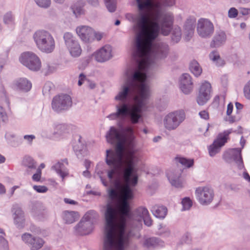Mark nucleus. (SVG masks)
Returning a JSON list of instances; mask_svg holds the SVG:
<instances>
[{
    "mask_svg": "<svg viewBox=\"0 0 250 250\" xmlns=\"http://www.w3.org/2000/svg\"><path fill=\"white\" fill-rule=\"evenodd\" d=\"M138 13H127L125 17L134 23L136 32L133 50V58L137 69H127L125 73V80L115 96L118 102L116 112L109 114L110 120H124L128 118L133 124H137L141 118V113L147 108V100L150 90L147 78L155 66V60L164 59L168 55L169 46L166 43L153 41L160 33L167 36L172 29L173 19L170 13L163 14L159 7L149 16L148 10L151 6L149 0H137Z\"/></svg>",
    "mask_w": 250,
    "mask_h": 250,
    "instance_id": "1",
    "label": "nucleus"
},
{
    "mask_svg": "<svg viewBox=\"0 0 250 250\" xmlns=\"http://www.w3.org/2000/svg\"><path fill=\"white\" fill-rule=\"evenodd\" d=\"M106 137L108 143H116L115 150H106L105 162L108 166L107 176L113 181L117 188H121L123 180L128 182L130 181V176L137 173L139 161L138 149L135 148L133 139L129 141L125 149V138L120 131L113 126L107 132Z\"/></svg>",
    "mask_w": 250,
    "mask_h": 250,
    "instance_id": "2",
    "label": "nucleus"
},
{
    "mask_svg": "<svg viewBox=\"0 0 250 250\" xmlns=\"http://www.w3.org/2000/svg\"><path fill=\"white\" fill-rule=\"evenodd\" d=\"M109 180L114 188L108 190V195L110 201L105 206L104 212L105 224L106 223V215L108 209H109L113 217L115 226L120 223L126 225L127 222L131 218V213L128 200L133 199V193L131 187L137 185L138 181L137 173H133L130 176L128 182L125 180L122 181L121 188H117L113 181Z\"/></svg>",
    "mask_w": 250,
    "mask_h": 250,
    "instance_id": "3",
    "label": "nucleus"
},
{
    "mask_svg": "<svg viewBox=\"0 0 250 250\" xmlns=\"http://www.w3.org/2000/svg\"><path fill=\"white\" fill-rule=\"evenodd\" d=\"M108 209L104 225L103 248L104 250H124L128 244L130 233L126 229V225L123 223L115 226L113 216Z\"/></svg>",
    "mask_w": 250,
    "mask_h": 250,
    "instance_id": "4",
    "label": "nucleus"
},
{
    "mask_svg": "<svg viewBox=\"0 0 250 250\" xmlns=\"http://www.w3.org/2000/svg\"><path fill=\"white\" fill-rule=\"evenodd\" d=\"M32 38L36 47L42 52L49 54L53 52L55 49L54 38L48 30L38 29L33 33Z\"/></svg>",
    "mask_w": 250,
    "mask_h": 250,
    "instance_id": "5",
    "label": "nucleus"
},
{
    "mask_svg": "<svg viewBox=\"0 0 250 250\" xmlns=\"http://www.w3.org/2000/svg\"><path fill=\"white\" fill-rule=\"evenodd\" d=\"M186 119V113L184 110L179 109L166 114L163 119L164 128L169 131L176 130Z\"/></svg>",
    "mask_w": 250,
    "mask_h": 250,
    "instance_id": "6",
    "label": "nucleus"
},
{
    "mask_svg": "<svg viewBox=\"0 0 250 250\" xmlns=\"http://www.w3.org/2000/svg\"><path fill=\"white\" fill-rule=\"evenodd\" d=\"M72 104V99L67 94H61L55 96L51 103L52 109L57 113H61L68 110Z\"/></svg>",
    "mask_w": 250,
    "mask_h": 250,
    "instance_id": "7",
    "label": "nucleus"
},
{
    "mask_svg": "<svg viewBox=\"0 0 250 250\" xmlns=\"http://www.w3.org/2000/svg\"><path fill=\"white\" fill-rule=\"evenodd\" d=\"M20 62L31 70L37 71L41 67V62L38 56L32 52L22 53L19 58Z\"/></svg>",
    "mask_w": 250,
    "mask_h": 250,
    "instance_id": "8",
    "label": "nucleus"
},
{
    "mask_svg": "<svg viewBox=\"0 0 250 250\" xmlns=\"http://www.w3.org/2000/svg\"><path fill=\"white\" fill-rule=\"evenodd\" d=\"M195 193L197 200L202 205L210 204L214 195L213 189L207 186L198 188Z\"/></svg>",
    "mask_w": 250,
    "mask_h": 250,
    "instance_id": "9",
    "label": "nucleus"
},
{
    "mask_svg": "<svg viewBox=\"0 0 250 250\" xmlns=\"http://www.w3.org/2000/svg\"><path fill=\"white\" fill-rule=\"evenodd\" d=\"M63 39L71 55L74 57H79L81 54L82 49L75 37L66 32L63 35Z\"/></svg>",
    "mask_w": 250,
    "mask_h": 250,
    "instance_id": "10",
    "label": "nucleus"
},
{
    "mask_svg": "<svg viewBox=\"0 0 250 250\" xmlns=\"http://www.w3.org/2000/svg\"><path fill=\"white\" fill-rule=\"evenodd\" d=\"M232 131V129H229L218 134L217 139L208 148L209 154L211 157L214 156L220 151L221 147L227 142L229 135Z\"/></svg>",
    "mask_w": 250,
    "mask_h": 250,
    "instance_id": "11",
    "label": "nucleus"
},
{
    "mask_svg": "<svg viewBox=\"0 0 250 250\" xmlns=\"http://www.w3.org/2000/svg\"><path fill=\"white\" fill-rule=\"evenodd\" d=\"M197 30L200 37L204 38H209L214 32V26L208 19H200L198 21Z\"/></svg>",
    "mask_w": 250,
    "mask_h": 250,
    "instance_id": "12",
    "label": "nucleus"
},
{
    "mask_svg": "<svg viewBox=\"0 0 250 250\" xmlns=\"http://www.w3.org/2000/svg\"><path fill=\"white\" fill-rule=\"evenodd\" d=\"M211 89V84L208 82L205 81L202 83L197 98V102L199 105L205 104L209 100Z\"/></svg>",
    "mask_w": 250,
    "mask_h": 250,
    "instance_id": "13",
    "label": "nucleus"
},
{
    "mask_svg": "<svg viewBox=\"0 0 250 250\" xmlns=\"http://www.w3.org/2000/svg\"><path fill=\"white\" fill-rule=\"evenodd\" d=\"M12 212L14 224L19 229H23L25 226V219L24 212L18 205L13 206Z\"/></svg>",
    "mask_w": 250,
    "mask_h": 250,
    "instance_id": "14",
    "label": "nucleus"
},
{
    "mask_svg": "<svg viewBox=\"0 0 250 250\" xmlns=\"http://www.w3.org/2000/svg\"><path fill=\"white\" fill-rule=\"evenodd\" d=\"M77 35L84 42H91L94 41V29L87 25H80L76 29Z\"/></svg>",
    "mask_w": 250,
    "mask_h": 250,
    "instance_id": "15",
    "label": "nucleus"
},
{
    "mask_svg": "<svg viewBox=\"0 0 250 250\" xmlns=\"http://www.w3.org/2000/svg\"><path fill=\"white\" fill-rule=\"evenodd\" d=\"M112 47L110 45L106 44L96 51L93 55L97 62H104L112 57Z\"/></svg>",
    "mask_w": 250,
    "mask_h": 250,
    "instance_id": "16",
    "label": "nucleus"
},
{
    "mask_svg": "<svg viewBox=\"0 0 250 250\" xmlns=\"http://www.w3.org/2000/svg\"><path fill=\"white\" fill-rule=\"evenodd\" d=\"M180 88L186 94H188L191 92L193 89V83L189 74L185 73L182 75L180 80Z\"/></svg>",
    "mask_w": 250,
    "mask_h": 250,
    "instance_id": "17",
    "label": "nucleus"
},
{
    "mask_svg": "<svg viewBox=\"0 0 250 250\" xmlns=\"http://www.w3.org/2000/svg\"><path fill=\"white\" fill-rule=\"evenodd\" d=\"M182 171L180 170H169L167 173V178L172 186L177 188L183 187V183L181 179Z\"/></svg>",
    "mask_w": 250,
    "mask_h": 250,
    "instance_id": "18",
    "label": "nucleus"
},
{
    "mask_svg": "<svg viewBox=\"0 0 250 250\" xmlns=\"http://www.w3.org/2000/svg\"><path fill=\"white\" fill-rule=\"evenodd\" d=\"M68 165L67 160L64 159L58 161L52 167V169L61 176L62 181L68 175V170L67 168Z\"/></svg>",
    "mask_w": 250,
    "mask_h": 250,
    "instance_id": "19",
    "label": "nucleus"
},
{
    "mask_svg": "<svg viewBox=\"0 0 250 250\" xmlns=\"http://www.w3.org/2000/svg\"><path fill=\"white\" fill-rule=\"evenodd\" d=\"M81 139L80 136H76V142L73 145V150L79 159H82L86 154L85 146L81 141Z\"/></svg>",
    "mask_w": 250,
    "mask_h": 250,
    "instance_id": "20",
    "label": "nucleus"
},
{
    "mask_svg": "<svg viewBox=\"0 0 250 250\" xmlns=\"http://www.w3.org/2000/svg\"><path fill=\"white\" fill-rule=\"evenodd\" d=\"M93 226L91 223L81 219L80 222L75 226L76 231L80 235L89 234L92 230Z\"/></svg>",
    "mask_w": 250,
    "mask_h": 250,
    "instance_id": "21",
    "label": "nucleus"
},
{
    "mask_svg": "<svg viewBox=\"0 0 250 250\" xmlns=\"http://www.w3.org/2000/svg\"><path fill=\"white\" fill-rule=\"evenodd\" d=\"M14 87L17 90L27 92L31 89L32 84L26 78H20L15 81Z\"/></svg>",
    "mask_w": 250,
    "mask_h": 250,
    "instance_id": "22",
    "label": "nucleus"
},
{
    "mask_svg": "<svg viewBox=\"0 0 250 250\" xmlns=\"http://www.w3.org/2000/svg\"><path fill=\"white\" fill-rule=\"evenodd\" d=\"M227 40L225 33L222 31L216 32L213 37L210 45L212 47H218L224 44Z\"/></svg>",
    "mask_w": 250,
    "mask_h": 250,
    "instance_id": "23",
    "label": "nucleus"
},
{
    "mask_svg": "<svg viewBox=\"0 0 250 250\" xmlns=\"http://www.w3.org/2000/svg\"><path fill=\"white\" fill-rule=\"evenodd\" d=\"M165 245L164 242L157 237H151L146 239L144 242V246L148 249L155 247H162Z\"/></svg>",
    "mask_w": 250,
    "mask_h": 250,
    "instance_id": "24",
    "label": "nucleus"
},
{
    "mask_svg": "<svg viewBox=\"0 0 250 250\" xmlns=\"http://www.w3.org/2000/svg\"><path fill=\"white\" fill-rule=\"evenodd\" d=\"M151 211L156 217L162 219L166 217L167 213V209L164 206L155 205L152 207Z\"/></svg>",
    "mask_w": 250,
    "mask_h": 250,
    "instance_id": "25",
    "label": "nucleus"
},
{
    "mask_svg": "<svg viewBox=\"0 0 250 250\" xmlns=\"http://www.w3.org/2000/svg\"><path fill=\"white\" fill-rule=\"evenodd\" d=\"M79 213L75 211L65 210L63 212V219L66 223L72 224L79 218Z\"/></svg>",
    "mask_w": 250,
    "mask_h": 250,
    "instance_id": "26",
    "label": "nucleus"
},
{
    "mask_svg": "<svg viewBox=\"0 0 250 250\" xmlns=\"http://www.w3.org/2000/svg\"><path fill=\"white\" fill-rule=\"evenodd\" d=\"M195 28L194 21L188 20L185 24V34L186 39L189 40L194 33Z\"/></svg>",
    "mask_w": 250,
    "mask_h": 250,
    "instance_id": "27",
    "label": "nucleus"
},
{
    "mask_svg": "<svg viewBox=\"0 0 250 250\" xmlns=\"http://www.w3.org/2000/svg\"><path fill=\"white\" fill-rule=\"evenodd\" d=\"M210 60L217 66H222L225 64V62L220 56L219 53L214 50L211 52L209 55Z\"/></svg>",
    "mask_w": 250,
    "mask_h": 250,
    "instance_id": "28",
    "label": "nucleus"
},
{
    "mask_svg": "<svg viewBox=\"0 0 250 250\" xmlns=\"http://www.w3.org/2000/svg\"><path fill=\"white\" fill-rule=\"evenodd\" d=\"M5 139L8 145L16 147L20 145L18 137L13 133L8 132L5 134Z\"/></svg>",
    "mask_w": 250,
    "mask_h": 250,
    "instance_id": "29",
    "label": "nucleus"
},
{
    "mask_svg": "<svg viewBox=\"0 0 250 250\" xmlns=\"http://www.w3.org/2000/svg\"><path fill=\"white\" fill-rule=\"evenodd\" d=\"M50 125L54 129L53 134H62L65 132L67 129V126L64 124H59L57 122H50Z\"/></svg>",
    "mask_w": 250,
    "mask_h": 250,
    "instance_id": "30",
    "label": "nucleus"
},
{
    "mask_svg": "<svg viewBox=\"0 0 250 250\" xmlns=\"http://www.w3.org/2000/svg\"><path fill=\"white\" fill-rule=\"evenodd\" d=\"M157 234L164 238H169L171 236V231L169 228L166 225L162 224H159L158 227Z\"/></svg>",
    "mask_w": 250,
    "mask_h": 250,
    "instance_id": "31",
    "label": "nucleus"
},
{
    "mask_svg": "<svg viewBox=\"0 0 250 250\" xmlns=\"http://www.w3.org/2000/svg\"><path fill=\"white\" fill-rule=\"evenodd\" d=\"M234 152V160L236 163L237 167L239 169H241L244 168V164L242 161V158L241 156V150L239 148H235L233 150Z\"/></svg>",
    "mask_w": 250,
    "mask_h": 250,
    "instance_id": "32",
    "label": "nucleus"
},
{
    "mask_svg": "<svg viewBox=\"0 0 250 250\" xmlns=\"http://www.w3.org/2000/svg\"><path fill=\"white\" fill-rule=\"evenodd\" d=\"M189 69L193 74L196 76H199L202 72V69L199 63L195 60L191 62L189 65Z\"/></svg>",
    "mask_w": 250,
    "mask_h": 250,
    "instance_id": "33",
    "label": "nucleus"
},
{
    "mask_svg": "<svg viewBox=\"0 0 250 250\" xmlns=\"http://www.w3.org/2000/svg\"><path fill=\"white\" fill-rule=\"evenodd\" d=\"M22 165L28 169H35L36 168V162L31 157L29 156H25L23 158Z\"/></svg>",
    "mask_w": 250,
    "mask_h": 250,
    "instance_id": "34",
    "label": "nucleus"
},
{
    "mask_svg": "<svg viewBox=\"0 0 250 250\" xmlns=\"http://www.w3.org/2000/svg\"><path fill=\"white\" fill-rule=\"evenodd\" d=\"M98 217L97 213L94 210L88 211L83 216L82 219L86 222L91 223V225L93 226V223Z\"/></svg>",
    "mask_w": 250,
    "mask_h": 250,
    "instance_id": "35",
    "label": "nucleus"
},
{
    "mask_svg": "<svg viewBox=\"0 0 250 250\" xmlns=\"http://www.w3.org/2000/svg\"><path fill=\"white\" fill-rule=\"evenodd\" d=\"M181 29L179 26H175L171 33V40L174 43L178 42L181 39Z\"/></svg>",
    "mask_w": 250,
    "mask_h": 250,
    "instance_id": "36",
    "label": "nucleus"
},
{
    "mask_svg": "<svg viewBox=\"0 0 250 250\" xmlns=\"http://www.w3.org/2000/svg\"><path fill=\"white\" fill-rule=\"evenodd\" d=\"M176 161L180 163L183 166L186 168H190L194 164L193 159H187L184 157H176Z\"/></svg>",
    "mask_w": 250,
    "mask_h": 250,
    "instance_id": "37",
    "label": "nucleus"
},
{
    "mask_svg": "<svg viewBox=\"0 0 250 250\" xmlns=\"http://www.w3.org/2000/svg\"><path fill=\"white\" fill-rule=\"evenodd\" d=\"M32 242L29 245L31 250H38L41 249L44 244V241L38 237H35L34 241Z\"/></svg>",
    "mask_w": 250,
    "mask_h": 250,
    "instance_id": "38",
    "label": "nucleus"
},
{
    "mask_svg": "<svg viewBox=\"0 0 250 250\" xmlns=\"http://www.w3.org/2000/svg\"><path fill=\"white\" fill-rule=\"evenodd\" d=\"M71 9L74 15L76 18L80 17L81 16L84 14V10L83 6L78 3H76L71 6Z\"/></svg>",
    "mask_w": 250,
    "mask_h": 250,
    "instance_id": "39",
    "label": "nucleus"
},
{
    "mask_svg": "<svg viewBox=\"0 0 250 250\" xmlns=\"http://www.w3.org/2000/svg\"><path fill=\"white\" fill-rule=\"evenodd\" d=\"M136 213L138 215L136 219L138 222H140L145 218V217L149 215L148 210L144 207H139L136 211Z\"/></svg>",
    "mask_w": 250,
    "mask_h": 250,
    "instance_id": "40",
    "label": "nucleus"
},
{
    "mask_svg": "<svg viewBox=\"0 0 250 250\" xmlns=\"http://www.w3.org/2000/svg\"><path fill=\"white\" fill-rule=\"evenodd\" d=\"M136 213L138 215L136 219L138 222H140L145 218V217L149 215L148 210L144 207H139L136 211Z\"/></svg>",
    "mask_w": 250,
    "mask_h": 250,
    "instance_id": "41",
    "label": "nucleus"
},
{
    "mask_svg": "<svg viewBox=\"0 0 250 250\" xmlns=\"http://www.w3.org/2000/svg\"><path fill=\"white\" fill-rule=\"evenodd\" d=\"M3 20L5 24L11 25L14 23L15 17L13 13L9 11L4 15Z\"/></svg>",
    "mask_w": 250,
    "mask_h": 250,
    "instance_id": "42",
    "label": "nucleus"
},
{
    "mask_svg": "<svg viewBox=\"0 0 250 250\" xmlns=\"http://www.w3.org/2000/svg\"><path fill=\"white\" fill-rule=\"evenodd\" d=\"M105 6L108 11L114 12L116 9V0H104Z\"/></svg>",
    "mask_w": 250,
    "mask_h": 250,
    "instance_id": "43",
    "label": "nucleus"
},
{
    "mask_svg": "<svg viewBox=\"0 0 250 250\" xmlns=\"http://www.w3.org/2000/svg\"><path fill=\"white\" fill-rule=\"evenodd\" d=\"M37 5L40 7L43 8H48L50 6L51 0H34Z\"/></svg>",
    "mask_w": 250,
    "mask_h": 250,
    "instance_id": "44",
    "label": "nucleus"
},
{
    "mask_svg": "<svg viewBox=\"0 0 250 250\" xmlns=\"http://www.w3.org/2000/svg\"><path fill=\"white\" fill-rule=\"evenodd\" d=\"M35 236L30 233H25L21 236L22 241L29 246L34 241Z\"/></svg>",
    "mask_w": 250,
    "mask_h": 250,
    "instance_id": "45",
    "label": "nucleus"
},
{
    "mask_svg": "<svg viewBox=\"0 0 250 250\" xmlns=\"http://www.w3.org/2000/svg\"><path fill=\"white\" fill-rule=\"evenodd\" d=\"M182 204L183 205V210H188L192 205L191 200L188 197L184 198L182 201Z\"/></svg>",
    "mask_w": 250,
    "mask_h": 250,
    "instance_id": "46",
    "label": "nucleus"
},
{
    "mask_svg": "<svg viewBox=\"0 0 250 250\" xmlns=\"http://www.w3.org/2000/svg\"><path fill=\"white\" fill-rule=\"evenodd\" d=\"M54 85L51 82H47L44 84L42 89V93L44 95H49L53 89Z\"/></svg>",
    "mask_w": 250,
    "mask_h": 250,
    "instance_id": "47",
    "label": "nucleus"
},
{
    "mask_svg": "<svg viewBox=\"0 0 250 250\" xmlns=\"http://www.w3.org/2000/svg\"><path fill=\"white\" fill-rule=\"evenodd\" d=\"M0 250H8V242L1 235H0Z\"/></svg>",
    "mask_w": 250,
    "mask_h": 250,
    "instance_id": "48",
    "label": "nucleus"
},
{
    "mask_svg": "<svg viewBox=\"0 0 250 250\" xmlns=\"http://www.w3.org/2000/svg\"><path fill=\"white\" fill-rule=\"evenodd\" d=\"M182 243L189 244L191 241V234L188 232L185 233L181 239Z\"/></svg>",
    "mask_w": 250,
    "mask_h": 250,
    "instance_id": "49",
    "label": "nucleus"
},
{
    "mask_svg": "<svg viewBox=\"0 0 250 250\" xmlns=\"http://www.w3.org/2000/svg\"><path fill=\"white\" fill-rule=\"evenodd\" d=\"M7 120L8 116L5 109L0 105V121L5 122Z\"/></svg>",
    "mask_w": 250,
    "mask_h": 250,
    "instance_id": "50",
    "label": "nucleus"
},
{
    "mask_svg": "<svg viewBox=\"0 0 250 250\" xmlns=\"http://www.w3.org/2000/svg\"><path fill=\"white\" fill-rule=\"evenodd\" d=\"M33 188L39 193H45L48 190V188L44 186L35 185L33 186Z\"/></svg>",
    "mask_w": 250,
    "mask_h": 250,
    "instance_id": "51",
    "label": "nucleus"
},
{
    "mask_svg": "<svg viewBox=\"0 0 250 250\" xmlns=\"http://www.w3.org/2000/svg\"><path fill=\"white\" fill-rule=\"evenodd\" d=\"M244 92L246 98L250 100V80L245 86L244 88Z\"/></svg>",
    "mask_w": 250,
    "mask_h": 250,
    "instance_id": "52",
    "label": "nucleus"
},
{
    "mask_svg": "<svg viewBox=\"0 0 250 250\" xmlns=\"http://www.w3.org/2000/svg\"><path fill=\"white\" fill-rule=\"evenodd\" d=\"M42 175V171L41 168H37L36 173L33 174L32 179L35 182H39L41 180Z\"/></svg>",
    "mask_w": 250,
    "mask_h": 250,
    "instance_id": "53",
    "label": "nucleus"
},
{
    "mask_svg": "<svg viewBox=\"0 0 250 250\" xmlns=\"http://www.w3.org/2000/svg\"><path fill=\"white\" fill-rule=\"evenodd\" d=\"M237 10L234 7L230 8L228 12V17L230 18H234L238 15Z\"/></svg>",
    "mask_w": 250,
    "mask_h": 250,
    "instance_id": "54",
    "label": "nucleus"
},
{
    "mask_svg": "<svg viewBox=\"0 0 250 250\" xmlns=\"http://www.w3.org/2000/svg\"><path fill=\"white\" fill-rule=\"evenodd\" d=\"M104 36V33L101 32H96L94 30L93 33V38L94 40L96 39V40L99 41L101 40L103 37Z\"/></svg>",
    "mask_w": 250,
    "mask_h": 250,
    "instance_id": "55",
    "label": "nucleus"
},
{
    "mask_svg": "<svg viewBox=\"0 0 250 250\" xmlns=\"http://www.w3.org/2000/svg\"><path fill=\"white\" fill-rule=\"evenodd\" d=\"M143 219L144 220L145 224L147 227H150L152 225V220L151 219L149 215L145 217V218H143Z\"/></svg>",
    "mask_w": 250,
    "mask_h": 250,
    "instance_id": "56",
    "label": "nucleus"
},
{
    "mask_svg": "<svg viewBox=\"0 0 250 250\" xmlns=\"http://www.w3.org/2000/svg\"><path fill=\"white\" fill-rule=\"evenodd\" d=\"M35 138L36 137L34 135H25L23 136V139L29 144H31Z\"/></svg>",
    "mask_w": 250,
    "mask_h": 250,
    "instance_id": "57",
    "label": "nucleus"
},
{
    "mask_svg": "<svg viewBox=\"0 0 250 250\" xmlns=\"http://www.w3.org/2000/svg\"><path fill=\"white\" fill-rule=\"evenodd\" d=\"M200 117L205 120H208L209 118L208 113L206 110H202L199 113Z\"/></svg>",
    "mask_w": 250,
    "mask_h": 250,
    "instance_id": "58",
    "label": "nucleus"
},
{
    "mask_svg": "<svg viewBox=\"0 0 250 250\" xmlns=\"http://www.w3.org/2000/svg\"><path fill=\"white\" fill-rule=\"evenodd\" d=\"M240 13L243 15H247L250 14V8H241L240 9Z\"/></svg>",
    "mask_w": 250,
    "mask_h": 250,
    "instance_id": "59",
    "label": "nucleus"
},
{
    "mask_svg": "<svg viewBox=\"0 0 250 250\" xmlns=\"http://www.w3.org/2000/svg\"><path fill=\"white\" fill-rule=\"evenodd\" d=\"M233 105L231 103H229L227 106V115L229 116L231 115L233 110Z\"/></svg>",
    "mask_w": 250,
    "mask_h": 250,
    "instance_id": "60",
    "label": "nucleus"
},
{
    "mask_svg": "<svg viewBox=\"0 0 250 250\" xmlns=\"http://www.w3.org/2000/svg\"><path fill=\"white\" fill-rule=\"evenodd\" d=\"M85 80V76L83 73L80 74L79 75V79L78 81V85L79 86L82 85Z\"/></svg>",
    "mask_w": 250,
    "mask_h": 250,
    "instance_id": "61",
    "label": "nucleus"
},
{
    "mask_svg": "<svg viewBox=\"0 0 250 250\" xmlns=\"http://www.w3.org/2000/svg\"><path fill=\"white\" fill-rule=\"evenodd\" d=\"M0 98L1 100H7V97L5 90L2 88L0 91Z\"/></svg>",
    "mask_w": 250,
    "mask_h": 250,
    "instance_id": "62",
    "label": "nucleus"
},
{
    "mask_svg": "<svg viewBox=\"0 0 250 250\" xmlns=\"http://www.w3.org/2000/svg\"><path fill=\"white\" fill-rule=\"evenodd\" d=\"M86 1L93 6L97 7L99 5V0H86Z\"/></svg>",
    "mask_w": 250,
    "mask_h": 250,
    "instance_id": "63",
    "label": "nucleus"
},
{
    "mask_svg": "<svg viewBox=\"0 0 250 250\" xmlns=\"http://www.w3.org/2000/svg\"><path fill=\"white\" fill-rule=\"evenodd\" d=\"M64 202L66 204H71V205H76L77 204V202H76L74 200H73L72 199H69V198H64Z\"/></svg>",
    "mask_w": 250,
    "mask_h": 250,
    "instance_id": "64",
    "label": "nucleus"
}]
</instances>
